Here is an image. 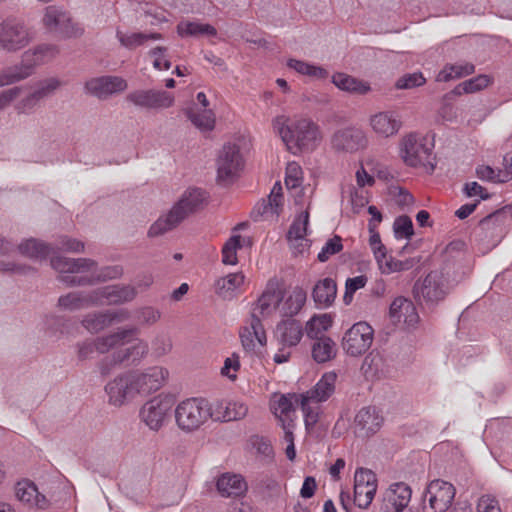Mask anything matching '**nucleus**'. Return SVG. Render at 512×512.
<instances>
[{
    "label": "nucleus",
    "instance_id": "1",
    "mask_svg": "<svg viewBox=\"0 0 512 512\" xmlns=\"http://www.w3.org/2000/svg\"><path fill=\"white\" fill-rule=\"evenodd\" d=\"M51 267L58 272V279L69 287L93 286L101 282L115 280L123 275V267L110 265L99 267L90 258H69L53 255Z\"/></svg>",
    "mask_w": 512,
    "mask_h": 512
},
{
    "label": "nucleus",
    "instance_id": "2",
    "mask_svg": "<svg viewBox=\"0 0 512 512\" xmlns=\"http://www.w3.org/2000/svg\"><path fill=\"white\" fill-rule=\"evenodd\" d=\"M275 128L288 150L294 154L298 151H313L321 141L319 126L309 118L287 121L278 118Z\"/></svg>",
    "mask_w": 512,
    "mask_h": 512
},
{
    "label": "nucleus",
    "instance_id": "3",
    "mask_svg": "<svg viewBox=\"0 0 512 512\" xmlns=\"http://www.w3.org/2000/svg\"><path fill=\"white\" fill-rule=\"evenodd\" d=\"M206 199V192L200 188L186 190L169 212L151 225L148 236L156 237L174 229L189 215L203 208Z\"/></svg>",
    "mask_w": 512,
    "mask_h": 512
},
{
    "label": "nucleus",
    "instance_id": "4",
    "mask_svg": "<svg viewBox=\"0 0 512 512\" xmlns=\"http://www.w3.org/2000/svg\"><path fill=\"white\" fill-rule=\"evenodd\" d=\"M511 224L512 207L506 205L480 220L474 231L475 239L483 246V251H489L501 242Z\"/></svg>",
    "mask_w": 512,
    "mask_h": 512
},
{
    "label": "nucleus",
    "instance_id": "5",
    "mask_svg": "<svg viewBox=\"0 0 512 512\" xmlns=\"http://www.w3.org/2000/svg\"><path fill=\"white\" fill-rule=\"evenodd\" d=\"M211 417V406L203 398L186 399L175 409L176 423L185 432L197 430Z\"/></svg>",
    "mask_w": 512,
    "mask_h": 512
},
{
    "label": "nucleus",
    "instance_id": "6",
    "mask_svg": "<svg viewBox=\"0 0 512 512\" xmlns=\"http://www.w3.org/2000/svg\"><path fill=\"white\" fill-rule=\"evenodd\" d=\"M33 35L25 23L16 18H6L0 23V50L15 53L30 44Z\"/></svg>",
    "mask_w": 512,
    "mask_h": 512
},
{
    "label": "nucleus",
    "instance_id": "7",
    "mask_svg": "<svg viewBox=\"0 0 512 512\" xmlns=\"http://www.w3.org/2000/svg\"><path fill=\"white\" fill-rule=\"evenodd\" d=\"M244 165L240 147L234 143L225 144L217 158V181L222 185L232 184L240 176Z\"/></svg>",
    "mask_w": 512,
    "mask_h": 512
},
{
    "label": "nucleus",
    "instance_id": "8",
    "mask_svg": "<svg viewBox=\"0 0 512 512\" xmlns=\"http://www.w3.org/2000/svg\"><path fill=\"white\" fill-rule=\"evenodd\" d=\"M400 153L404 162L411 167L423 166L432 173L436 164L430 160L432 149L425 143V138L410 133L403 137L400 144Z\"/></svg>",
    "mask_w": 512,
    "mask_h": 512
},
{
    "label": "nucleus",
    "instance_id": "9",
    "mask_svg": "<svg viewBox=\"0 0 512 512\" xmlns=\"http://www.w3.org/2000/svg\"><path fill=\"white\" fill-rule=\"evenodd\" d=\"M118 346L110 357H106L100 363V373L103 376L110 374L113 366L124 364L125 366H138L148 355L149 347L147 342L137 339L128 347Z\"/></svg>",
    "mask_w": 512,
    "mask_h": 512
},
{
    "label": "nucleus",
    "instance_id": "10",
    "mask_svg": "<svg viewBox=\"0 0 512 512\" xmlns=\"http://www.w3.org/2000/svg\"><path fill=\"white\" fill-rule=\"evenodd\" d=\"M455 494L456 489L451 483L436 479L429 483L424 497L428 499L430 509L435 512H461V508L458 504L463 505L464 502H456L455 505L452 506Z\"/></svg>",
    "mask_w": 512,
    "mask_h": 512
},
{
    "label": "nucleus",
    "instance_id": "11",
    "mask_svg": "<svg viewBox=\"0 0 512 512\" xmlns=\"http://www.w3.org/2000/svg\"><path fill=\"white\" fill-rule=\"evenodd\" d=\"M43 22L47 29L65 39L78 38L84 33V29L74 22L69 13L62 7L48 6L45 9Z\"/></svg>",
    "mask_w": 512,
    "mask_h": 512
},
{
    "label": "nucleus",
    "instance_id": "12",
    "mask_svg": "<svg viewBox=\"0 0 512 512\" xmlns=\"http://www.w3.org/2000/svg\"><path fill=\"white\" fill-rule=\"evenodd\" d=\"M373 337L374 330L367 322H357L345 332L342 347L348 355L357 357L370 348Z\"/></svg>",
    "mask_w": 512,
    "mask_h": 512
},
{
    "label": "nucleus",
    "instance_id": "13",
    "mask_svg": "<svg viewBox=\"0 0 512 512\" xmlns=\"http://www.w3.org/2000/svg\"><path fill=\"white\" fill-rule=\"evenodd\" d=\"M136 332V328L119 329L112 334L98 337L94 343H80L78 344V357L80 360H85L94 352V350L104 354L118 346L126 345L129 341L128 338Z\"/></svg>",
    "mask_w": 512,
    "mask_h": 512
},
{
    "label": "nucleus",
    "instance_id": "14",
    "mask_svg": "<svg viewBox=\"0 0 512 512\" xmlns=\"http://www.w3.org/2000/svg\"><path fill=\"white\" fill-rule=\"evenodd\" d=\"M413 294L417 301L425 302L428 305H434L443 300L447 290L442 273L431 271L422 283H415Z\"/></svg>",
    "mask_w": 512,
    "mask_h": 512
},
{
    "label": "nucleus",
    "instance_id": "15",
    "mask_svg": "<svg viewBox=\"0 0 512 512\" xmlns=\"http://www.w3.org/2000/svg\"><path fill=\"white\" fill-rule=\"evenodd\" d=\"M173 405L174 400L171 396L159 395L143 405L140 417L151 430L158 431Z\"/></svg>",
    "mask_w": 512,
    "mask_h": 512
},
{
    "label": "nucleus",
    "instance_id": "16",
    "mask_svg": "<svg viewBox=\"0 0 512 512\" xmlns=\"http://www.w3.org/2000/svg\"><path fill=\"white\" fill-rule=\"evenodd\" d=\"M60 85L61 82L55 77L46 78L37 82L33 90L15 104L16 112L18 114L32 113L39 103L51 96Z\"/></svg>",
    "mask_w": 512,
    "mask_h": 512
},
{
    "label": "nucleus",
    "instance_id": "17",
    "mask_svg": "<svg viewBox=\"0 0 512 512\" xmlns=\"http://www.w3.org/2000/svg\"><path fill=\"white\" fill-rule=\"evenodd\" d=\"M105 391L109 397V403L117 407L124 405L139 394L133 372L117 376L105 386Z\"/></svg>",
    "mask_w": 512,
    "mask_h": 512
},
{
    "label": "nucleus",
    "instance_id": "18",
    "mask_svg": "<svg viewBox=\"0 0 512 512\" xmlns=\"http://www.w3.org/2000/svg\"><path fill=\"white\" fill-rule=\"evenodd\" d=\"M376 490V475L369 469H357L354 476V503L359 508L367 509L375 496Z\"/></svg>",
    "mask_w": 512,
    "mask_h": 512
},
{
    "label": "nucleus",
    "instance_id": "19",
    "mask_svg": "<svg viewBox=\"0 0 512 512\" xmlns=\"http://www.w3.org/2000/svg\"><path fill=\"white\" fill-rule=\"evenodd\" d=\"M127 101L145 109L168 108L172 106L174 97L167 91L136 90L129 93Z\"/></svg>",
    "mask_w": 512,
    "mask_h": 512
},
{
    "label": "nucleus",
    "instance_id": "20",
    "mask_svg": "<svg viewBox=\"0 0 512 512\" xmlns=\"http://www.w3.org/2000/svg\"><path fill=\"white\" fill-rule=\"evenodd\" d=\"M411 496L412 490L407 484L393 483L383 494L381 510L383 512H407L405 509Z\"/></svg>",
    "mask_w": 512,
    "mask_h": 512
},
{
    "label": "nucleus",
    "instance_id": "21",
    "mask_svg": "<svg viewBox=\"0 0 512 512\" xmlns=\"http://www.w3.org/2000/svg\"><path fill=\"white\" fill-rule=\"evenodd\" d=\"M366 137L364 133L357 128L347 127L338 129L331 138L332 148L336 151L355 152L366 146Z\"/></svg>",
    "mask_w": 512,
    "mask_h": 512
},
{
    "label": "nucleus",
    "instance_id": "22",
    "mask_svg": "<svg viewBox=\"0 0 512 512\" xmlns=\"http://www.w3.org/2000/svg\"><path fill=\"white\" fill-rule=\"evenodd\" d=\"M84 88L88 94L105 99L113 93L124 91L127 82L119 76H101L88 80Z\"/></svg>",
    "mask_w": 512,
    "mask_h": 512
},
{
    "label": "nucleus",
    "instance_id": "23",
    "mask_svg": "<svg viewBox=\"0 0 512 512\" xmlns=\"http://www.w3.org/2000/svg\"><path fill=\"white\" fill-rule=\"evenodd\" d=\"M139 394H149L159 390L167 380L169 372L166 368L153 366L143 372H133Z\"/></svg>",
    "mask_w": 512,
    "mask_h": 512
},
{
    "label": "nucleus",
    "instance_id": "24",
    "mask_svg": "<svg viewBox=\"0 0 512 512\" xmlns=\"http://www.w3.org/2000/svg\"><path fill=\"white\" fill-rule=\"evenodd\" d=\"M130 314L126 309L107 310L105 312L88 314L83 320L82 325L91 333H97L113 323H120L129 319Z\"/></svg>",
    "mask_w": 512,
    "mask_h": 512
},
{
    "label": "nucleus",
    "instance_id": "25",
    "mask_svg": "<svg viewBox=\"0 0 512 512\" xmlns=\"http://www.w3.org/2000/svg\"><path fill=\"white\" fill-rule=\"evenodd\" d=\"M370 126L378 136L389 138L399 132L402 121L396 112L383 111L370 117Z\"/></svg>",
    "mask_w": 512,
    "mask_h": 512
},
{
    "label": "nucleus",
    "instance_id": "26",
    "mask_svg": "<svg viewBox=\"0 0 512 512\" xmlns=\"http://www.w3.org/2000/svg\"><path fill=\"white\" fill-rule=\"evenodd\" d=\"M97 303L105 300L109 305H120L131 302L137 296L136 287L131 285H110L95 290Z\"/></svg>",
    "mask_w": 512,
    "mask_h": 512
},
{
    "label": "nucleus",
    "instance_id": "27",
    "mask_svg": "<svg viewBox=\"0 0 512 512\" xmlns=\"http://www.w3.org/2000/svg\"><path fill=\"white\" fill-rule=\"evenodd\" d=\"M275 337L283 348L294 347L298 345L303 337V327L296 319L282 320L276 326Z\"/></svg>",
    "mask_w": 512,
    "mask_h": 512
},
{
    "label": "nucleus",
    "instance_id": "28",
    "mask_svg": "<svg viewBox=\"0 0 512 512\" xmlns=\"http://www.w3.org/2000/svg\"><path fill=\"white\" fill-rule=\"evenodd\" d=\"M241 343L246 352H254L256 342L260 346L266 344L267 338L264 327L256 312L251 313L250 327H245L240 332Z\"/></svg>",
    "mask_w": 512,
    "mask_h": 512
},
{
    "label": "nucleus",
    "instance_id": "29",
    "mask_svg": "<svg viewBox=\"0 0 512 512\" xmlns=\"http://www.w3.org/2000/svg\"><path fill=\"white\" fill-rule=\"evenodd\" d=\"M389 315L393 322L403 321L408 327H414L419 321L413 302L405 297H397L393 300Z\"/></svg>",
    "mask_w": 512,
    "mask_h": 512
},
{
    "label": "nucleus",
    "instance_id": "30",
    "mask_svg": "<svg viewBox=\"0 0 512 512\" xmlns=\"http://www.w3.org/2000/svg\"><path fill=\"white\" fill-rule=\"evenodd\" d=\"M95 304H97V295L95 294V290L92 292H70L66 295L60 296L58 299V306L70 311L80 310Z\"/></svg>",
    "mask_w": 512,
    "mask_h": 512
},
{
    "label": "nucleus",
    "instance_id": "31",
    "mask_svg": "<svg viewBox=\"0 0 512 512\" xmlns=\"http://www.w3.org/2000/svg\"><path fill=\"white\" fill-rule=\"evenodd\" d=\"M216 487L223 497H239L247 491L244 478L236 474H223L218 478Z\"/></svg>",
    "mask_w": 512,
    "mask_h": 512
},
{
    "label": "nucleus",
    "instance_id": "32",
    "mask_svg": "<svg viewBox=\"0 0 512 512\" xmlns=\"http://www.w3.org/2000/svg\"><path fill=\"white\" fill-rule=\"evenodd\" d=\"M332 83L340 90L356 95H365L371 90L368 82L342 72L332 76Z\"/></svg>",
    "mask_w": 512,
    "mask_h": 512
},
{
    "label": "nucleus",
    "instance_id": "33",
    "mask_svg": "<svg viewBox=\"0 0 512 512\" xmlns=\"http://www.w3.org/2000/svg\"><path fill=\"white\" fill-rule=\"evenodd\" d=\"M355 423L368 436L379 430L383 423V417L376 407H364L356 414Z\"/></svg>",
    "mask_w": 512,
    "mask_h": 512
},
{
    "label": "nucleus",
    "instance_id": "34",
    "mask_svg": "<svg viewBox=\"0 0 512 512\" xmlns=\"http://www.w3.org/2000/svg\"><path fill=\"white\" fill-rule=\"evenodd\" d=\"M336 378L334 372L325 373L314 388L302 396L309 397L316 404L326 401L334 393Z\"/></svg>",
    "mask_w": 512,
    "mask_h": 512
},
{
    "label": "nucleus",
    "instance_id": "35",
    "mask_svg": "<svg viewBox=\"0 0 512 512\" xmlns=\"http://www.w3.org/2000/svg\"><path fill=\"white\" fill-rule=\"evenodd\" d=\"M336 294L337 284L329 277L319 280L312 290L314 302L324 307H328L334 302Z\"/></svg>",
    "mask_w": 512,
    "mask_h": 512
},
{
    "label": "nucleus",
    "instance_id": "36",
    "mask_svg": "<svg viewBox=\"0 0 512 512\" xmlns=\"http://www.w3.org/2000/svg\"><path fill=\"white\" fill-rule=\"evenodd\" d=\"M312 358L317 363H326L333 359L337 354L335 342L325 335L315 339L311 346Z\"/></svg>",
    "mask_w": 512,
    "mask_h": 512
},
{
    "label": "nucleus",
    "instance_id": "37",
    "mask_svg": "<svg viewBox=\"0 0 512 512\" xmlns=\"http://www.w3.org/2000/svg\"><path fill=\"white\" fill-rule=\"evenodd\" d=\"M17 249L19 252L31 259H45L50 254L54 253V247L51 244H46L45 242L39 241L37 239L31 238L27 239L20 244L17 245Z\"/></svg>",
    "mask_w": 512,
    "mask_h": 512
},
{
    "label": "nucleus",
    "instance_id": "38",
    "mask_svg": "<svg viewBox=\"0 0 512 512\" xmlns=\"http://www.w3.org/2000/svg\"><path fill=\"white\" fill-rule=\"evenodd\" d=\"M244 282V275L231 273L215 282V292L223 299H231L234 291Z\"/></svg>",
    "mask_w": 512,
    "mask_h": 512
},
{
    "label": "nucleus",
    "instance_id": "39",
    "mask_svg": "<svg viewBox=\"0 0 512 512\" xmlns=\"http://www.w3.org/2000/svg\"><path fill=\"white\" fill-rule=\"evenodd\" d=\"M474 71L475 66L471 63L446 64L437 74L436 80L438 82H448L470 75L474 73Z\"/></svg>",
    "mask_w": 512,
    "mask_h": 512
},
{
    "label": "nucleus",
    "instance_id": "40",
    "mask_svg": "<svg viewBox=\"0 0 512 512\" xmlns=\"http://www.w3.org/2000/svg\"><path fill=\"white\" fill-rule=\"evenodd\" d=\"M306 302V292L302 288H295L280 308L283 317L293 318L302 309Z\"/></svg>",
    "mask_w": 512,
    "mask_h": 512
},
{
    "label": "nucleus",
    "instance_id": "41",
    "mask_svg": "<svg viewBox=\"0 0 512 512\" xmlns=\"http://www.w3.org/2000/svg\"><path fill=\"white\" fill-rule=\"evenodd\" d=\"M177 32L181 37L216 36L217 34L216 29L212 25L194 21H181L177 25Z\"/></svg>",
    "mask_w": 512,
    "mask_h": 512
},
{
    "label": "nucleus",
    "instance_id": "42",
    "mask_svg": "<svg viewBox=\"0 0 512 512\" xmlns=\"http://www.w3.org/2000/svg\"><path fill=\"white\" fill-rule=\"evenodd\" d=\"M281 299L275 291H266L258 299L252 312H256L259 319L268 316L280 303Z\"/></svg>",
    "mask_w": 512,
    "mask_h": 512
},
{
    "label": "nucleus",
    "instance_id": "43",
    "mask_svg": "<svg viewBox=\"0 0 512 512\" xmlns=\"http://www.w3.org/2000/svg\"><path fill=\"white\" fill-rule=\"evenodd\" d=\"M476 175L481 180L504 183L512 177V165L510 164V170L507 168L495 170L490 166L482 165L477 167Z\"/></svg>",
    "mask_w": 512,
    "mask_h": 512
},
{
    "label": "nucleus",
    "instance_id": "44",
    "mask_svg": "<svg viewBox=\"0 0 512 512\" xmlns=\"http://www.w3.org/2000/svg\"><path fill=\"white\" fill-rule=\"evenodd\" d=\"M332 324L331 318L324 314L312 317L306 324V333L313 341L319 339L322 333L326 331Z\"/></svg>",
    "mask_w": 512,
    "mask_h": 512
},
{
    "label": "nucleus",
    "instance_id": "45",
    "mask_svg": "<svg viewBox=\"0 0 512 512\" xmlns=\"http://www.w3.org/2000/svg\"><path fill=\"white\" fill-rule=\"evenodd\" d=\"M187 118L199 129L212 130L214 128V118L211 110H205L203 113L197 112L194 108H189L185 112Z\"/></svg>",
    "mask_w": 512,
    "mask_h": 512
},
{
    "label": "nucleus",
    "instance_id": "46",
    "mask_svg": "<svg viewBox=\"0 0 512 512\" xmlns=\"http://www.w3.org/2000/svg\"><path fill=\"white\" fill-rule=\"evenodd\" d=\"M309 224V212H302L291 224L287 237L289 240H301L307 233Z\"/></svg>",
    "mask_w": 512,
    "mask_h": 512
},
{
    "label": "nucleus",
    "instance_id": "47",
    "mask_svg": "<svg viewBox=\"0 0 512 512\" xmlns=\"http://www.w3.org/2000/svg\"><path fill=\"white\" fill-rule=\"evenodd\" d=\"M309 397L300 396V406L304 415V422L307 429L312 428L317 422L319 417V406L315 403L311 405Z\"/></svg>",
    "mask_w": 512,
    "mask_h": 512
},
{
    "label": "nucleus",
    "instance_id": "48",
    "mask_svg": "<svg viewBox=\"0 0 512 512\" xmlns=\"http://www.w3.org/2000/svg\"><path fill=\"white\" fill-rule=\"evenodd\" d=\"M240 236L234 235L229 238L222 248V262L226 265L237 263V249L241 248Z\"/></svg>",
    "mask_w": 512,
    "mask_h": 512
},
{
    "label": "nucleus",
    "instance_id": "49",
    "mask_svg": "<svg viewBox=\"0 0 512 512\" xmlns=\"http://www.w3.org/2000/svg\"><path fill=\"white\" fill-rule=\"evenodd\" d=\"M394 235L397 239H411L414 235L413 223L409 216L401 215L397 217L393 224Z\"/></svg>",
    "mask_w": 512,
    "mask_h": 512
},
{
    "label": "nucleus",
    "instance_id": "50",
    "mask_svg": "<svg viewBox=\"0 0 512 512\" xmlns=\"http://www.w3.org/2000/svg\"><path fill=\"white\" fill-rule=\"evenodd\" d=\"M343 249L342 238L339 235H334L332 238L328 239L322 250L319 252L317 259L318 261L324 263L331 256L339 253Z\"/></svg>",
    "mask_w": 512,
    "mask_h": 512
},
{
    "label": "nucleus",
    "instance_id": "51",
    "mask_svg": "<svg viewBox=\"0 0 512 512\" xmlns=\"http://www.w3.org/2000/svg\"><path fill=\"white\" fill-rule=\"evenodd\" d=\"M116 38L123 47L130 50L142 46L145 43V33L143 32H135L128 34L122 32L121 30H117Z\"/></svg>",
    "mask_w": 512,
    "mask_h": 512
},
{
    "label": "nucleus",
    "instance_id": "52",
    "mask_svg": "<svg viewBox=\"0 0 512 512\" xmlns=\"http://www.w3.org/2000/svg\"><path fill=\"white\" fill-rule=\"evenodd\" d=\"M425 82L426 79L421 72H414L401 76L395 86L397 89H412L424 85Z\"/></svg>",
    "mask_w": 512,
    "mask_h": 512
},
{
    "label": "nucleus",
    "instance_id": "53",
    "mask_svg": "<svg viewBox=\"0 0 512 512\" xmlns=\"http://www.w3.org/2000/svg\"><path fill=\"white\" fill-rule=\"evenodd\" d=\"M368 227L371 232L369 239L370 246L376 260L380 263L386 257V247L381 242L380 234L375 231L376 224L369 223Z\"/></svg>",
    "mask_w": 512,
    "mask_h": 512
},
{
    "label": "nucleus",
    "instance_id": "54",
    "mask_svg": "<svg viewBox=\"0 0 512 512\" xmlns=\"http://www.w3.org/2000/svg\"><path fill=\"white\" fill-rule=\"evenodd\" d=\"M16 497L21 502L32 503L34 497L38 498V489L33 483L19 482L16 485Z\"/></svg>",
    "mask_w": 512,
    "mask_h": 512
},
{
    "label": "nucleus",
    "instance_id": "55",
    "mask_svg": "<svg viewBox=\"0 0 512 512\" xmlns=\"http://www.w3.org/2000/svg\"><path fill=\"white\" fill-rule=\"evenodd\" d=\"M53 247L54 251L57 249L65 252L80 253L84 251L85 246L83 242L77 239L69 236H61Z\"/></svg>",
    "mask_w": 512,
    "mask_h": 512
},
{
    "label": "nucleus",
    "instance_id": "56",
    "mask_svg": "<svg viewBox=\"0 0 512 512\" xmlns=\"http://www.w3.org/2000/svg\"><path fill=\"white\" fill-rule=\"evenodd\" d=\"M136 319L144 325H153L161 317V312L151 306H146L138 309L135 313Z\"/></svg>",
    "mask_w": 512,
    "mask_h": 512
},
{
    "label": "nucleus",
    "instance_id": "57",
    "mask_svg": "<svg viewBox=\"0 0 512 512\" xmlns=\"http://www.w3.org/2000/svg\"><path fill=\"white\" fill-rule=\"evenodd\" d=\"M172 349V341L168 336L158 335L152 340V352L157 358L168 354Z\"/></svg>",
    "mask_w": 512,
    "mask_h": 512
},
{
    "label": "nucleus",
    "instance_id": "58",
    "mask_svg": "<svg viewBox=\"0 0 512 512\" xmlns=\"http://www.w3.org/2000/svg\"><path fill=\"white\" fill-rule=\"evenodd\" d=\"M381 357L378 354H368L362 363L361 370L366 376H375L380 370Z\"/></svg>",
    "mask_w": 512,
    "mask_h": 512
},
{
    "label": "nucleus",
    "instance_id": "59",
    "mask_svg": "<svg viewBox=\"0 0 512 512\" xmlns=\"http://www.w3.org/2000/svg\"><path fill=\"white\" fill-rule=\"evenodd\" d=\"M300 174L301 169L296 163H291L288 165L286 170L285 185L289 190L300 187L302 180Z\"/></svg>",
    "mask_w": 512,
    "mask_h": 512
},
{
    "label": "nucleus",
    "instance_id": "60",
    "mask_svg": "<svg viewBox=\"0 0 512 512\" xmlns=\"http://www.w3.org/2000/svg\"><path fill=\"white\" fill-rule=\"evenodd\" d=\"M41 63L54 58L59 54V48L54 44H40L32 49Z\"/></svg>",
    "mask_w": 512,
    "mask_h": 512
},
{
    "label": "nucleus",
    "instance_id": "61",
    "mask_svg": "<svg viewBox=\"0 0 512 512\" xmlns=\"http://www.w3.org/2000/svg\"><path fill=\"white\" fill-rule=\"evenodd\" d=\"M166 47L157 46L150 50L149 54L154 57L153 66L158 70H168L171 67V62L165 58Z\"/></svg>",
    "mask_w": 512,
    "mask_h": 512
},
{
    "label": "nucleus",
    "instance_id": "62",
    "mask_svg": "<svg viewBox=\"0 0 512 512\" xmlns=\"http://www.w3.org/2000/svg\"><path fill=\"white\" fill-rule=\"evenodd\" d=\"M294 401L298 403L299 397L296 394L281 395L276 402L275 410L280 414L288 416L291 411L294 410Z\"/></svg>",
    "mask_w": 512,
    "mask_h": 512
},
{
    "label": "nucleus",
    "instance_id": "63",
    "mask_svg": "<svg viewBox=\"0 0 512 512\" xmlns=\"http://www.w3.org/2000/svg\"><path fill=\"white\" fill-rule=\"evenodd\" d=\"M490 83V78L487 75H478L474 78L464 81L465 93H474L483 88H486Z\"/></svg>",
    "mask_w": 512,
    "mask_h": 512
},
{
    "label": "nucleus",
    "instance_id": "64",
    "mask_svg": "<svg viewBox=\"0 0 512 512\" xmlns=\"http://www.w3.org/2000/svg\"><path fill=\"white\" fill-rule=\"evenodd\" d=\"M478 512H501L498 501L490 496L483 495L477 504Z\"/></svg>",
    "mask_w": 512,
    "mask_h": 512
}]
</instances>
